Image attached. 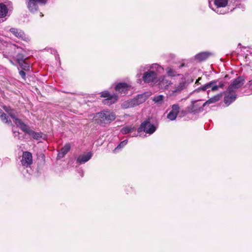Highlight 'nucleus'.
Segmentation results:
<instances>
[{"label": "nucleus", "mask_w": 252, "mask_h": 252, "mask_svg": "<svg viewBox=\"0 0 252 252\" xmlns=\"http://www.w3.org/2000/svg\"><path fill=\"white\" fill-rule=\"evenodd\" d=\"M150 68V69L145 72L142 77L143 80L146 83H156L158 82L157 73L156 70L158 71L159 69H162V68L157 63H153L150 66H147L144 67L145 69Z\"/></svg>", "instance_id": "obj_1"}, {"label": "nucleus", "mask_w": 252, "mask_h": 252, "mask_svg": "<svg viewBox=\"0 0 252 252\" xmlns=\"http://www.w3.org/2000/svg\"><path fill=\"white\" fill-rule=\"evenodd\" d=\"M95 118L97 123L102 124H107L114 121L116 116L114 113L110 111L104 110L95 114Z\"/></svg>", "instance_id": "obj_2"}, {"label": "nucleus", "mask_w": 252, "mask_h": 252, "mask_svg": "<svg viewBox=\"0 0 252 252\" xmlns=\"http://www.w3.org/2000/svg\"><path fill=\"white\" fill-rule=\"evenodd\" d=\"M225 86L222 82H219L218 80L211 81L202 86L199 87L198 89L199 91H207L208 94L210 91L216 92L220 88H223Z\"/></svg>", "instance_id": "obj_3"}, {"label": "nucleus", "mask_w": 252, "mask_h": 252, "mask_svg": "<svg viewBox=\"0 0 252 252\" xmlns=\"http://www.w3.org/2000/svg\"><path fill=\"white\" fill-rule=\"evenodd\" d=\"M228 3L227 0H215L213 6L211 0H209V7L215 12L219 14H224L228 12V9L224 8Z\"/></svg>", "instance_id": "obj_4"}, {"label": "nucleus", "mask_w": 252, "mask_h": 252, "mask_svg": "<svg viewBox=\"0 0 252 252\" xmlns=\"http://www.w3.org/2000/svg\"><path fill=\"white\" fill-rule=\"evenodd\" d=\"M187 86V81L186 78H182L180 82L175 84L174 87L170 88L169 94L170 96H176L180 94L181 92L184 90Z\"/></svg>", "instance_id": "obj_5"}, {"label": "nucleus", "mask_w": 252, "mask_h": 252, "mask_svg": "<svg viewBox=\"0 0 252 252\" xmlns=\"http://www.w3.org/2000/svg\"><path fill=\"white\" fill-rule=\"evenodd\" d=\"M157 129V127L153 124L151 123L149 120H147L141 123L140 126L137 129L138 132L142 131L145 132L149 135L152 134Z\"/></svg>", "instance_id": "obj_6"}, {"label": "nucleus", "mask_w": 252, "mask_h": 252, "mask_svg": "<svg viewBox=\"0 0 252 252\" xmlns=\"http://www.w3.org/2000/svg\"><path fill=\"white\" fill-rule=\"evenodd\" d=\"M244 80L241 77L236 78L228 86L226 93L227 94H236V91L244 84Z\"/></svg>", "instance_id": "obj_7"}, {"label": "nucleus", "mask_w": 252, "mask_h": 252, "mask_svg": "<svg viewBox=\"0 0 252 252\" xmlns=\"http://www.w3.org/2000/svg\"><path fill=\"white\" fill-rule=\"evenodd\" d=\"M101 96L102 97L106 98L103 100V104L107 105H110L117 102L118 97L117 94H110L109 92L105 91L101 93Z\"/></svg>", "instance_id": "obj_8"}, {"label": "nucleus", "mask_w": 252, "mask_h": 252, "mask_svg": "<svg viewBox=\"0 0 252 252\" xmlns=\"http://www.w3.org/2000/svg\"><path fill=\"white\" fill-rule=\"evenodd\" d=\"M9 115L17 126L19 127L22 131L26 133L30 134L32 129H30L28 126L23 123L21 120L16 118L11 112L9 113Z\"/></svg>", "instance_id": "obj_9"}, {"label": "nucleus", "mask_w": 252, "mask_h": 252, "mask_svg": "<svg viewBox=\"0 0 252 252\" xmlns=\"http://www.w3.org/2000/svg\"><path fill=\"white\" fill-rule=\"evenodd\" d=\"M47 0H29L27 3L29 10L31 12H34L38 9V3L44 4Z\"/></svg>", "instance_id": "obj_10"}, {"label": "nucleus", "mask_w": 252, "mask_h": 252, "mask_svg": "<svg viewBox=\"0 0 252 252\" xmlns=\"http://www.w3.org/2000/svg\"><path fill=\"white\" fill-rule=\"evenodd\" d=\"M21 162V164L24 167H27L30 166L32 162V154L29 152H23Z\"/></svg>", "instance_id": "obj_11"}, {"label": "nucleus", "mask_w": 252, "mask_h": 252, "mask_svg": "<svg viewBox=\"0 0 252 252\" xmlns=\"http://www.w3.org/2000/svg\"><path fill=\"white\" fill-rule=\"evenodd\" d=\"M172 110L167 115V118L170 121L176 120L179 112L180 107L178 104H175L171 106Z\"/></svg>", "instance_id": "obj_12"}, {"label": "nucleus", "mask_w": 252, "mask_h": 252, "mask_svg": "<svg viewBox=\"0 0 252 252\" xmlns=\"http://www.w3.org/2000/svg\"><path fill=\"white\" fill-rule=\"evenodd\" d=\"M10 32L12 33V34L16 37L19 39H21L26 41H28L29 40V37L27 36L25 33L20 29L16 28H11L10 29Z\"/></svg>", "instance_id": "obj_13"}, {"label": "nucleus", "mask_w": 252, "mask_h": 252, "mask_svg": "<svg viewBox=\"0 0 252 252\" xmlns=\"http://www.w3.org/2000/svg\"><path fill=\"white\" fill-rule=\"evenodd\" d=\"M131 88V86L126 83H120L116 85L115 89L121 94H126Z\"/></svg>", "instance_id": "obj_14"}, {"label": "nucleus", "mask_w": 252, "mask_h": 252, "mask_svg": "<svg viewBox=\"0 0 252 252\" xmlns=\"http://www.w3.org/2000/svg\"><path fill=\"white\" fill-rule=\"evenodd\" d=\"M158 82L159 87L160 89L164 90L169 89V87L172 84L170 80L167 79L164 77H161L159 78L158 80Z\"/></svg>", "instance_id": "obj_15"}, {"label": "nucleus", "mask_w": 252, "mask_h": 252, "mask_svg": "<svg viewBox=\"0 0 252 252\" xmlns=\"http://www.w3.org/2000/svg\"><path fill=\"white\" fill-rule=\"evenodd\" d=\"M93 154L91 152H88L79 155L76 158L77 162L80 164L84 163L89 161L92 158Z\"/></svg>", "instance_id": "obj_16"}, {"label": "nucleus", "mask_w": 252, "mask_h": 252, "mask_svg": "<svg viewBox=\"0 0 252 252\" xmlns=\"http://www.w3.org/2000/svg\"><path fill=\"white\" fill-rule=\"evenodd\" d=\"M148 98V95L146 93H144L137 95L133 99L134 100L135 105L136 106L145 102Z\"/></svg>", "instance_id": "obj_17"}, {"label": "nucleus", "mask_w": 252, "mask_h": 252, "mask_svg": "<svg viewBox=\"0 0 252 252\" xmlns=\"http://www.w3.org/2000/svg\"><path fill=\"white\" fill-rule=\"evenodd\" d=\"M121 132L123 134H126L134 132L131 135L132 137L136 136L137 135L136 133V127L133 126H126L124 127L121 129Z\"/></svg>", "instance_id": "obj_18"}, {"label": "nucleus", "mask_w": 252, "mask_h": 252, "mask_svg": "<svg viewBox=\"0 0 252 252\" xmlns=\"http://www.w3.org/2000/svg\"><path fill=\"white\" fill-rule=\"evenodd\" d=\"M237 97L236 94H227L224 97V102L227 106L229 105L231 103L234 101Z\"/></svg>", "instance_id": "obj_19"}, {"label": "nucleus", "mask_w": 252, "mask_h": 252, "mask_svg": "<svg viewBox=\"0 0 252 252\" xmlns=\"http://www.w3.org/2000/svg\"><path fill=\"white\" fill-rule=\"evenodd\" d=\"M211 53L209 52H200L195 55V59L199 62H202L206 60L210 56Z\"/></svg>", "instance_id": "obj_20"}, {"label": "nucleus", "mask_w": 252, "mask_h": 252, "mask_svg": "<svg viewBox=\"0 0 252 252\" xmlns=\"http://www.w3.org/2000/svg\"><path fill=\"white\" fill-rule=\"evenodd\" d=\"M222 96V94H216L210 99H209L207 101H206L203 104V106L205 107L206 105H209L212 103H215L216 102L220 100Z\"/></svg>", "instance_id": "obj_21"}, {"label": "nucleus", "mask_w": 252, "mask_h": 252, "mask_svg": "<svg viewBox=\"0 0 252 252\" xmlns=\"http://www.w3.org/2000/svg\"><path fill=\"white\" fill-rule=\"evenodd\" d=\"M165 96L162 94L155 95L152 98V100L158 105H162L164 102Z\"/></svg>", "instance_id": "obj_22"}, {"label": "nucleus", "mask_w": 252, "mask_h": 252, "mask_svg": "<svg viewBox=\"0 0 252 252\" xmlns=\"http://www.w3.org/2000/svg\"><path fill=\"white\" fill-rule=\"evenodd\" d=\"M32 136L33 138L36 140H40L41 139H44L45 137V135L41 132H35L32 130L30 134H29Z\"/></svg>", "instance_id": "obj_23"}, {"label": "nucleus", "mask_w": 252, "mask_h": 252, "mask_svg": "<svg viewBox=\"0 0 252 252\" xmlns=\"http://www.w3.org/2000/svg\"><path fill=\"white\" fill-rule=\"evenodd\" d=\"M8 9L3 3H0V18H4L8 15Z\"/></svg>", "instance_id": "obj_24"}, {"label": "nucleus", "mask_w": 252, "mask_h": 252, "mask_svg": "<svg viewBox=\"0 0 252 252\" xmlns=\"http://www.w3.org/2000/svg\"><path fill=\"white\" fill-rule=\"evenodd\" d=\"M134 101L133 99L125 101L122 104V107L124 109L134 107L135 105Z\"/></svg>", "instance_id": "obj_25"}, {"label": "nucleus", "mask_w": 252, "mask_h": 252, "mask_svg": "<svg viewBox=\"0 0 252 252\" xmlns=\"http://www.w3.org/2000/svg\"><path fill=\"white\" fill-rule=\"evenodd\" d=\"M0 118L2 122L11 125V121L9 119V116L6 115L0 109Z\"/></svg>", "instance_id": "obj_26"}, {"label": "nucleus", "mask_w": 252, "mask_h": 252, "mask_svg": "<svg viewBox=\"0 0 252 252\" xmlns=\"http://www.w3.org/2000/svg\"><path fill=\"white\" fill-rule=\"evenodd\" d=\"M128 140H125L122 141L113 150L115 153L120 152L127 143Z\"/></svg>", "instance_id": "obj_27"}, {"label": "nucleus", "mask_w": 252, "mask_h": 252, "mask_svg": "<svg viewBox=\"0 0 252 252\" xmlns=\"http://www.w3.org/2000/svg\"><path fill=\"white\" fill-rule=\"evenodd\" d=\"M17 62L22 69H25L23 67V63H25V57L21 54L17 55Z\"/></svg>", "instance_id": "obj_28"}, {"label": "nucleus", "mask_w": 252, "mask_h": 252, "mask_svg": "<svg viewBox=\"0 0 252 252\" xmlns=\"http://www.w3.org/2000/svg\"><path fill=\"white\" fill-rule=\"evenodd\" d=\"M70 149V145L69 144H65L62 149L61 151L63 152L65 155L68 152Z\"/></svg>", "instance_id": "obj_29"}, {"label": "nucleus", "mask_w": 252, "mask_h": 252, "mask_svg": "<svg viewBox=\"0 0 252 252\" xmlns=\"http://www.w3.org/2000/svg\"><path fill=\"white\" fill-rule=\"evenodd\" d=\"M167 73L168 76H175L176 74V71L171 68L168 67L166 68Z\"/></svg>", "instance_id": "obj_30"}, {"label": "nucleus", "mask_w": 252, "mask_h": 252, "mask_svg": "<svg viewBox=\"0 0 252 252\" xmlns=\"http://www.w3.org/2000/svg\"><path fill=\"white\" fill-rule=\"evenodd\" d=\"M13 132L14 133V136L15 137H17L18 139H21V136H20V133L18 131H16L13 129Z\"/></svg>", "instance_id": "obj_31"}, {"label": "nucleus", "mask_w": 252, "mask_h": 252, "mask_svg": "<svg viewBox=\"0 0 252 252\" xmlns=\"http://www.w3.org/2000/svg\"><path fill=\"white\" fill-rule=\"evenodd\" d=\"M64 155H65L63 153L62 151H60L58 154L57 158L58 159H61L63 158L64 156Z\"/></svg>", "instance_id": "obj_32"}, {"label": "nucleus", "mask_w": 252, "mask_h": 252, "mask_svg": "<svg viewBox=\"0 0 252 252\" xmlns=\"http://www.w3.org/2000/svg\"><path fill=\"white\" fill-rule=\"evenodd\" d=\"M19 74L21 76V77H22V78L23 79H25V76H26V74H25V72L23 71V70H21L20 72H19Z\"/></svg>", "instance_id": "obj_33"}, {"label": "nucleus", "mask_w": 252, "mask_h": 252, "mask_svg": "<svg viewBox=\"0 0 252 252\" xmlns=\"http://www.w3.org/2000/svg\"><path fill=\"white\" fill-rule=\"evenodd\" d=\"M23 67H25V69L24 70L27 69L29 67V65H28L25 62V63H23Z\"/></svg>", "instance_id": "obj_34"}, {"label": "nucleus", "mask_w": 252, "mask_h": 252, "mask_svg": "<svg viewBox=\"0 0 252 252\" xmlns=\"http://www.w3.org/2000/svg\"><path fill=\"white\" fill-rule=\"evenodd\" d=\"M248 85H249L250 88L251 89V90H252V79L250 81H249Z\"/></svg>", "instance_id": "obj_35"}, {"label": "nucleus", "mask_w": 252, "mask_h": 252, "mask_svg": "<svg viewBox=\"0 0 252 252\" xmlns=\"http://www.w3.org/2000/svg\"><path fill=\"white\" fill-rule=\"evenodd\" d=\"M196 110V109H193V108L191 109L190 110H189V112H195V111Z\"/></svg>", "instance_id": "obj_36"}, {"label": "nucleus", "mask_w": 252, "mask_h": 252, "mask_svg": "<svg viewBox=\"0 0 252 252\" xmlns=\"http://www.w3.org/2000/svg\"><path fill=\"white\" fill-rule=\"evenodd\" d=\"M196 103V101H195V102H193V103H192L191 106H192V107H194V105H195V104Z\"/></svg>", "instance_id": "obj_37"}, {"label": "nucleus", "mask_w": 252, "mask_h": 252, "mask_svg": "<svg viewBox=\"0 0 252 252\" xmlns=\"http://www.w3.org/2000/svg\"><path fill=\"white\" fill-rule=\"evenodd\" d=\"M200 80H201V78H199L196 81V83H197V82H198V81H200Z\"/></svg>", "instance_id": "obj_38"}]
</instances>
